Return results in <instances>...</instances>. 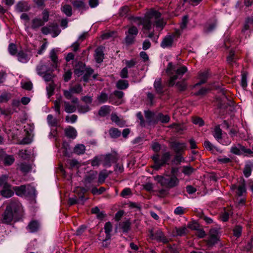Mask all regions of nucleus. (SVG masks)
I'll return each mask as SVG.
<instances>
[{"label": "nucleus", "instance_id": "obj_14", "mask_svg": "<svg viewBox=\"0 0 253 253\" xmlns=\"http://www.w3.org/2000/svg\"><path fill=\"white\" fill-rule=\"evenodd\" d=\"M36 71L39 75L42 76L44 73L49 71L50 68H48L47 65L44 64L41 61L36 67Z\"/></svg>", "mask_w": 253, "mask_h": 253}, {"label": "nucleus", "instance_id": "obj_7", "mask_svg": "<svg viewBox=\"0 0 253 253\" xmlns=\"http://www.w3.org/2000/svg\"><path fill=\"white\" fill-rule=\"evenodd\" d=\"M13 190L15 192L17 195L19 196H33L35 194V188L29 185H21L20 186H15Z\"/></svg>", "mask_w": 253, "mask_h": 253}, {"label": "nucleus", "instance_id": "obj_11", "mask_svg": "<svg viewBox=\"0 0 253 253\" xmlns=\"http://www.w3.org/2000/svg\"><path fill=\"white\" fill-rule=\"evenodd\" d=\"M219 232L215 228H212L210 231V237L208 240V244L212 246L216 244L219 239Z\"/></svg>", "mask_w": 253, "mask_h": 253}, {"label": "nucleus", "instance_id": "obj_8", "mask_svg": "<svg viewBox=\"0 0 253 253\" xmlns=\"http://www.w3.org/2000/svg\"><path fill=\"white\" fill-rule=\"evenodd\" d=\"M150 238L159 242L166 244L169 242V239L165 236L160 229H152L149 230Z\"/></svg>", "mask_w": 253, "mask_h": 253}, {"label": "nucleus", "instance_id": "obj_28", "mask_svg": "<svg viewBox=\"0 0 253 253\" xmlns=\"http://www.w3.org/2000/svg\"><path fill=\"white\" fill-rule=\"evenodd\" d=\"M65 111L68 113L75 112L77 109V107L75 105H72L69 102H64Z\"/></svg>", "mask_w": 253, "mask_h": 253}, {"label": "nucleus", "instance_id": "obj_58", "mask_svg": "<svg viewBox=\"0 0 253 253\" xmlns=\"http://www.w3.org/2000/svg\"><path fill=\"white\" fill-rule=\"evenodd\" d=\"M185 209L182 207H177L174 211V213L177 215H181L185 212Z\"/></svg>", "mask_w": 253, "mask_h": 253}, {"label": "nucleus", "instance_id": "obj_33", "mask_svg": "<svg viewBox=\"0 0 253 253\" xmlns=\"http://www.w3.org/2000/svg\"><path fill=\"white\" fill-rule=\"evenodd\" d=\"M51 32L52 34V37L55 38L57 37L60 33L61 31L59 29L58 26L56 24H52L50 25Z\"/></svg>", "mask_w": 253, "mask_h": 253}, {"label": "nucleus", "instance_id": "obj_10", "mask_svg": "<svg viewBox=\"0 0 253 253\" xmlns=\"http://www.w3.org/2000/svg\"><path fill=\"white\" fill-rule=\"evenodd\" d=\"M2 189L0 191L1 195L5 198H10L14 194L13 190L11 189V186L7 183V180H4L1 184Z\"/></svg>", "mask_w": 253, "mask_h": 253}, {"label": "nucleus", "instance_id": "obj_48", "mask_svg": "<svg viewBox=\"0 0 253 253\" xmlns=\"http://www.w3.org/2000/svg\"><path fill=\"white\" fill-rule=\"evenodd\" d=\"M46 91L48 97H50L53 93L54 86L53 82L49 83L46 86Z\"/></svg>", "mask_w": 253, "mask_h": 253}, {"label": "nucleus", "instance_id": "obj_18", "mask_svg": "<svg viewBox=\"0 0 253 253\" xmlns=\"http://www.w3.org/2000/svg\"><path fill=\"white\" fill-rule=\"evenodd\" d=\"M104 229L106 234V237L104 241H107L110 239L111 237V232L112 231V225L111 222H106L104 225Z\"/></svg>", "mask_w": 253, "mask_h": 253}, {"label": "nucleus", "instance_id": "obj_64", "mask_svg": "<svg viewBox=\"0 0 253 253\" xmlns=\"http://www.w3.org/2000/svg\"><path fill=\"white\" fill-rule=\"evenodd\" d=\"M131 194V190L129 188H126L123 189L121 193V195L122 197L124 198L126 197V196L128 195H130Z\"/></svg>", "mask_w": 253, "mask_h": 253}, {"label": "nucleus", "instance_id": "obj_20", "mask_svg": "<svg viewBox=\"0 0 253 253\" xmlns=\"http://www.w3.org/2000/svg\"><path fill=\"white\" fill-rule=\"evenodd\" d=\"M49 57L53 62L51 65L52 68H56L58 62V58L56 51L55 49H52L50 51L49 53Z\"/></svg>", "mask_w": 253, "mask_h": 253}, {"label": "nucleus", "instance_id": "obj_1", "mask_svg": "<svg viewBox=\"0 0 253 253\" xmlns=\"http://www.w3.org/2000/svg\"><path fill=\"white\" fill-rule=\"evenodd\" d=\"M161 13L154 10L148 11L144 18L139 17H132V22L138 25H142L145 30H150L151 28L152 22L154 21L156 28L162 30L166 23L161 19Z\"/></svg>", "mask_w": 253, "mask_h": 253}, {"label": "nucleus", "instance_id": "obj_56", "mask_svg": "<svg viewBox=\"0 0 253 253\" xmlns=\"http://www.w3.org/2000/svg\"><path fill=\"white\" fill-rule=\"evenodd\" d=\"M78 112L80 113H85L89 110V107L88 105H80L78 106Z\"/></svg>", "mask_w": 253, "mask_h": 253}, {"label": "nucleus", "instance_id": "obj_3", "mask_svg": "<svg viewBox=\"0 0 253 253\" xmlns=\"http://www.w3.org/2000/svg\"><path fill=\"white\" fill-rule=\"evenodd\" d=\"M161 186L168 189H171L178 186L179 179L176 175L167 174L165 176L156 175L154 177Z\"/></svg>", "mask_w": 253, "mask_h": 253}, {"label": "nucleus", "instance_id": "obj_31", "mask_svg": "<svg viewBox=\"0 0 253 253\" xmlns=\"http://www.w3.org/2000/svg\"><path fill=\"white\" fill-rule=\"evenodd\" d=\"M145 118L150 122H155L156 120V115L155 114L149 110L145 111L144 112Z\"/></svg>", "mask_w": 253, "mask_h": 253}, {"label": "nucleus", "instance_id": "obj_60", "mask_svg": "<svg viewBox=\"0 0 253 253\" xmlns=\"http://www.w3.org/2000/svg\"><path fill=\"white\" fill-rule=\"evenodd\" d=\"M78 117L76 115H72L71 116H67L66 117V121L70 123H74L76 122Z\"/></svg>", "mask_w": 253, "mask_h": 253}, {"label": "nucleus", "instance_id": "obj_61", "mask_svg": "<svg viewBox=\"0 0 253 253\" xmlns=\"http://www.w3.org/2000/svg\"><path fill=\"white\" fill-rule=\"evenodd\" d=\"M8 49L9 52L11 55H15L17 52L16 46L13 43L9 44Z\"/></svg>", "mask_w": 253, "mask_h": 253}, {"label": "nucleus", "instance_id": "obj_57", "mask_svg": "<svg viewBox=\"0 0 253 253\" xmlns=\"http://www.w3.org/2000/svg\"><path fill=\"white\" fill-rule=\"evenodd\" d=\"M138 31L136 27L132 26L128 29L127 34L136 37L138 34Z\"/></svg>", "mask_w": 253, "mask_h": 253}, {"label": "nucleus", "instance_id": "obj_40", "mask_svg": "<svg viewBox=\"0 0 253 253\" xmlns=\"http://www.w3.org/2000/svg\"><path fill=\"white\" fill-rule=\"evenodd\" d=\"M108 99L107 94L102 92L97 97V100L99 103H103L106 102Z\"/></svg>", "mask_w": 253, "mask_h": 253}, {"label": "nucleus", "instance_id": "obj_55", "mask_svg": "<svg viewBox=\"0 0 253 253\" xmlns=\"http://www.w3.org/2000/svg\"><path fill=\"white\" fill-rule=\"evenodd\" d=\"M242 232V228L239 225L236 226L233 230L234 235L237 238L241 236Z\"/></svg>", "mask_w": 253, "mask_h": 253}, {"label": "nucleus", "instance_id": "obj_43", "mask_svg": "<svg viewBox=\"0 0 253 253\" xmlns=\"http://www.w3.org/2000/svg\"><path fill=\"white\" fill-rule=\"evenodd\" d=\"M121 227L123 232H128L130 229V222L129 221H126L123 222L121 225Z\"/></svg>", "mask_w": 253, "mask_h": 253}, {"label": "nucleus", "instance_id": "obj_27", "mask_svg": "<svg viewBox=\"0 0 253 253\" xmlns=\"http://www.w3.org/2000/svg\"><path fill=\"white\" fill-rule=\"evenodd\" d=\"M85 151V147L84 145L79 144L75 146L74 148V152L77 155L83 154Z\"/></svg>", "mask_w": 253, "mask_h": 253}, {"label": "nucleus", "instance_id": "obj_49", "mask_svg": "<svg viewBox=\"0 0 253 253\" xmlns=\"http://www.w3.org/2000/svg\"><path fill=\"white\" fill-rule=\"evenodd\" d=\"M73 6L78 9H84L85 7L84 3L81 0H76L72 3Z\"/></svg>", "mask_w": 253, "mask_h": 253}, {"label": "nucleus", "instance_id": "obj_39", "mask_svg": "<svg viewBox=\"0 0 253 253\" xmlns=\"http://www.w3.org/2000/svg\"><path fill=\"white\" fill-rule=\"evenodd\" d=\"M175 234L177 236H183L186 234L187 229L185 226H182L179 228H175Z\"/></svg>", "mask_w": 253, "mask_h": 253}, {"label": "nucleus", "instance_id": "obj_37", "mask_svg": "<svg viewBox=\"0 0 253 253\" xmlns=\"http://www.w3.org/2000/svg\"><path fill=\"white\" fill-rule=\"evenodd\" d=\"M47 122L50 126H55L58 124L57 120L54 118L52 115H48L47 117Z\"/></svg>", "mask_w": 253, "mask_h": 253}, {"label": "nucleus", "instance_id": "obj_62", "mask_svg": "<svg viewBox=\"0 0 253 253\" xmlns=\"http://www.w3.org/2000/svg\"><path fill=\"white\" fill-rule=\"evenodd\" d=\"M204 146L205 148L210 151H213L214 146L208 140H206L204 143Z\"/></svg>", "mask_w": 253, "mask_h": 253}, {"label": "nucleus", "instance_id": "obj_41", "mask_svg": "<svg viewBox=\"0 0 253 253\" xmlns=\"http://www.w3.org/2000/svg\"><path fill=\"white\" fill-rule=\"evenodd\" d=\"M236 55L235 54V52L233 50H231L229 52V54L227 57V61L228 62L232 64L234 63H235L236 60L237 59Z\"/></svg>", "mask_w": 253, "mask_h": 253}, {"label": "nucleus", "instance_id": "obj_2", "mask_svg": "<svg viewBox=\"0 0 253 253\" xmlns=\"http://www.w3.org/2000/svg\"><path fill=\"white\" fill-rule=\"evenodd\" d=\"M21 211V205L16 202H11L7 206L6 209L0 219V223L10 224L14 217H17L19 212Z\"/></svg>", "mask_w": 253, "mask_h": 253}, {"label": "nucleus", "instance_id": "obj_36", "mask_svg": "<svg viewBox=\"0 0 253 253\" xmlns=\"http://www.w3.org/2000/svg\"><path fill=\"white\" fill-rule=\"evenodd\" d=\"M110 112V107L108 106L104 105L102 106L98 111V114L102 117L105 116Z\"/></svg>", "mask_w": 253, "mask_h": 253}, {"label": "nucleus", "instance_id": "obj_21", "mask_svg": "<svg viewBox=\"0 0 253 253\" xmlns=\"http://www.w3.org/2000/svg\"><path fill=\"white\" fill-rule=\"evenodd\" d=\"M253 169V163L251 162L246 163L243 171L244 175L247 177L250 176Z\"/></svg>", "mask_w": 253, "mask_h": 253}, {"label": "nucleus", "instance_id": "obj_19", "mask_svg": "<svg viewBox=\"0 0 253 253\" xmlns=\"http://www.w3.org/2000/svg\"><path fill=\"white\" fill-rule=\"evenodd\" d=\"M172 147L176 153H180L183 151L186 148V144L184 143L175 142Z\"/></svg>", "mask_w": 253, "mask_h": 253}, {"label": "nucleus", "instance_id": "obj_52", "mask_svg": "<svg viewBox=\"0 0 253 253\" xmlns=\"http://www.w3.org/2000/svg\"><path fill=\"white\" fill-rule=\"evenodd\" d=\"M20 169L23 172H28L31 169V167L30 165L26 163H22L19 166Z\"/></svg>", "mask_w": 253, "mask_h": 253}, {"label": "nucleus", "instance_id": "obj_34", "mask_svg": "<svg viewBox=\"0 0 253 253\" xmlns=\"http://www.w3.org/2000/svg\"><path fill=\"white\" fill-rule=\"evenodd\" d=\"M108 176V174L106 170L100 171L99 173L98 179L97 180V184L99 185V184L103 183Z\"/></svg>", "mask_w": 253, "mask_h": 253}, {"label": "nucleus", "instance_id": "obj_16", "mask_svg": "<svg viewBox=\"0 0 253 253\" xmlns=\"http://www.w3.org/2000/svg\"><path fill=\"white\" fill-rule=\"evenodd\" d=\"M95 59L97 63H101L104 58V53L102 48L99 47L95 51Z\"/></svg>", "mask_w": 253, "mask_h": 253}, {"label": "nucleus", "instance_id": "obj_54", "mask_svg": "<svg viewBox=\"0 0 253 253\" xmlns=\"http://www.w3.org/2000/svg\"><path fill=\"white\" fill-rule=\"evenodd\" d=\"M126 38H125V41L126 44H132L134 42V40L136 37L133 36L132 35H129L126 33Z\"/></svg>", "mask_w": 253, "mask_h": 253}, {"label": "nucleus", "instance_id": "obj_13", "mask_svg": "<svg viewBox=\"0 0 253 253\" xmlns=\"http://www.w3.org/2000/svg\"><path fill=\"white\" fill-rule=\"evenodd\" d=\"M31 56V54H28L27 51L22 50L18 53L17 59L20 62L26 63L29 61Z\"/></svg>", "mask_w": 253, "mask_h": 253}, {"label": "nucleus", "instance_id": "obj_32", "mask_svg": "<svg viewBox=\"0 0 253 253\" xmlns=\"http://www.w3.org/2000/svg\"><path fill=\"white\" fill-rule=\"evenodd\" d=\"M216 25V22L215 20H213L211 22L207 23L205 26V31L206 32H211L215 28Z\"/></svg>", "mask_w": 253, "mask_h": 253}, {"label": "nucleus", "instance_id": "obj_17", "mask_svg": "<svg viewBox=\"0 0 253 253\" xmlns=\"http://www.w3.org/2000/svg\"><path fill=\"white\" fill-rule=\"evenodd\" d=\"M30 8L27 3L23 2H19L15 6V9L18 12H22L24 11H27Z\"/></svg>", "mask_w": 253, "mask_h": 253}, {"label": "nucleus", "instance_id": "obj_30", "mask_svg": "<svg viewBox=\"0 0 253 253\" xmlns=\"http://www.w3.org/2000/svg\"><path fill=\"white\" fill-rule=\"evenodd\" d=\"M213 136L214 138L219 142L222 139V130L219 126H217L214 127Z\"/></svg>", "mask_w": 253, "mask_h": 253}, {"label": "nucleus", "instance_id": "obj_47", "mask_svg": "<svg viewBox=\"0 0 253 253\" xmlns=\"http://www.w3.org/2000/svg\"><path fill=\"white\" fill-rule=\"evenodd\" d=\"M62 102V99L61 97L57 98L54 101V109L55 112L58 114H60V106Z\"/></svg>", "mask_w": 253, "mask_h": 253}, {"label": "nucleus", "instance_id": "obj_6", "mask_svg": "<svg viewBox=\"0 0 253 253\" xmlns=\"http://www.w3.org/2000/svg\"><path fill=\"white\" fill-rule=\"evenodd\" d=\"M170 158V154L169 152L164 153L161 158H160V155L158 154L153 155L152 159L155 164L153 168L156 170H159L169 160Z\"/></svg>", "mask_w": 253, "mask_h": 253}, {"label": "nucleus", "instance_id": "obj_26", "mask_svg": "<svg viewBox=\"0 0 253 253\" xmlns=\"http://www.w3.org/2000/svg\"><path fill=\"white\" fill-rule=\"evenodd\" d=\"M65 134L68 137L74 139L76 137L77 132L76 130L72 127H69L68 128H67L65 130Z\"/></svg>", "mask_w": 253, "mask_h": 253}, {"label": "nucleus", "instance_id": "obj_9", "mask_svg": "<svg viewBox=\"0 0 253 253\" xmlns=\"http://www.w3.org/2000/svg\"><path fill=\"white\" fill-rule=\"evenodd\" d=\"M180 35L179 30L175 32L169 34L166 36L161 43V46L163 48H170L172 46L174 39L177 38Z\"/></svg>", "mask_w": 253, "mask_h": 253}, {"label": "nucleus", "instance_id": "obj_50", "mask_svg": "<svg viewBox=\"0 0 253 253\" xmlns=\"http://www.w3.org/2000/svg\"><path fill=\"white\" fill-rule=\"evenodd\" d=\"M109 134L113 138H117L121 135V132L117 128H111L109 130Z\"/></svg>", "mask_w": 253, "mask_h": 253}, {"label": "nucleus", "instance_id": "obj_53", "mask_svg": "<svg viewBox=\"0 0 253 253\" xmlns=\"http://www.w3.org/2000/svg\"><path fill=\"white\" fill-rule=\"evenodd\" d=\"M14 161V159L12 156H6L3 159V163L5 165H11Z\"/></svg>", "mask_w": 253, "mask_h": 253}, {"label": "nucleus", "instance_id": "obj_45", "mask_svg": "<svg viewBox=\"0 0 253 253\" xmlns=\"http://www.w3.org/2000/svg\"><path fill=\"white\" fill-rule=\"evenodd\" d=\"M194 170L192 167L189 166H183L182 172L186 175H190L194 171Z\"/></svg>", "mask_w": 253, "mask_h": 253}, {"label": "nucleus", "instance_id": "obj_38", "mask_svg": "<svg viewBox=\"0 0 253 253\" xmlns=\"http://www.w3.org/2000/svg\"><path fill=\"white\" fill-rule=\"evenodd\" d=\"M111 120L112 122H115L117 125L120 126H123L124 125V122L121 120L116 114H111Z\"/></svg>", "mask_w": 253, "mask_h": 253}, {"label": "nucleus", "instance_id": "obj_22", "mask_svg": "<svg viewBox=\"0 0 253 253\" xmlns=\"http://www.w3.org/2000/svg\"><path fill=\"white\" fill-rule=\"evenodd\" d=\"M169 116L166 115H164L162 113H158L156 116V120L155 122H160L162 123H167L169 121Z\"/></svg>", "mask_w": 253, "mask_h": 253}, {"label": "nucleus", "instance_id": "obj_15", "mask_svg": "<svg viewBox=\"0 0 253 253\" xmlns=\"http://www.w3.org/2000/svg\"><path fill=\"white\" fill-rule=\"evenodd\" d=\"M245 151V147L240 144L233 145L230 149V152L237 155H240Z\"/></svg>", "mask_w": 253, "mask_h": 253}, {"label": "nucleus", "instance_id": "obj_12", "mask_svg": "<svg viewBox=\"0 0 253 253\" xmlns=\"http://www.w3.org/2000/svg\"><path fill=\"white\" fill-rule=\"evenodd\" d=\"M209 74L207 70L200 71L198 75V79L199 81L194 85V87L200 85L202 84L205 83L208 78H209Z\"/></svg>", "mask_w": 253, "mask_h": 253}, {"label": "nucleus", "instance_id": "obj_24", "mask_svg": "<svg viewBox=\"0 0 253 253\" xmlns=\"http://www.w3.org/2000/svg\"><path fill=\"white\" fill-rule=\"evenodd\" d=\"M116 85L118 89L123 90L127 88L129 86V84L126 80H119L116 83Z\"/></svg>", "mask_w": 253, "mask_h": 253}, {"label": "nucleus", "instance_id": "obj_63", "mask_svg": "<svg viewBox=\"0 0 253 253\" xmlns=\"http://www.w3.org/2000/svg\"><path fill=\"white\" fill-rule=\"evenodd\" d=\"M21 86L24 89L31 90L32 88V84L30 82H21Z\"/></svg>", "mask_w": 253, "mask_h": 253}, {"label": "nucleus", "instance_id": "obj_51", "mask_svg": "<svg viewBox=\"0 0 253 253\" xmlns=\"http://www.w3.org/2000/svg\"><path fill=\"white\" fill-rule=\"evenodd\" d=\"M54 78V75L52 72H46L43 74V78L44 80L46 82H53V79Z\"/></svg>", "mask_w": 253, "mask_h": 253}, {"label": "nucleus", "instance_id": "obj_5", "mask_svg": "<svg viewBox=\"0 0 253 253\" xmlns=\"http://www.w3.org/2000/svg\"><path fill=\"white\" fill-rule=\"evenodd\" d=\"M97 172L96 171H90L87 175H86L84 180V188H80L83 193H85L89 190L93 186L98 185L97 181H96V176Z\"/></svg>", "mask_w": 253, "mask_h": 253}, {"label": "nucleus", "instance_id": "obj_29", "mask_svg": "<svg viewBox=\"0 0 253 253\" xmlns=\"http://www.w3.org/2000/svg\"><path fill=\"white\" fill-rule=\"evenodd\" d=\"M39 228V224L37 221H32L29 223L28 226V229L31 232L37 231Z\"/></svg>", "mask_w": 253, "mask_h": 253}, {"label": "nucleus", "instance_id": "obj_35", "mask_svg": "<svg viewBox=\"0 0 253 253\" xmlns=\"http://www.w3.org/2000/svg\"><path fill=\"white\" fill-rule=\"evenodd\" d=\"M154 87L156 91L161 93L163 92V87L161 84V80L160 78L157 79L154 84Z\"/></svg>", "mask_w": 253, "mask_h": 253}, {"label": "nucleus", "instance_id": "obj_42", "mask_svg": "<svg viewBox=\"0 0 253 253\" xmlns=\"http://www.w3.org/2000/svg\"><path fill=\"white\" fill-rule=\"evenodd\" d=\"M183 161L184 158L181 155L180 153H176L172 160V163L175 165H178Z\"/></svg>", "mask_w": 253, "mask_h": 253}, {"label": "nucleus", "instance_id": "obj_23", "mask_svg": "<svg viewBox=\"0 0 253 253\" xmlns=\"http://www.w3.org/2000/svg\"><path fill=\"white\" fill-rule=\"evenodd\" d=\"M44 25V22L40 18H35L32 21L31 27L32 29H37Z\"/></svg>", "mask_w": 253, "mask_h": 253}, {"label": "nucleus", "instance_id": "obj_4", "mask_svg": "<svg viewBox=\"0 0 253 253\" xmlns=\"http://www.w3.org/2000/svg\"><path fill=\"white\" fill-rule=\"evenodd\" d=\"M187 71V69L184 66L175 68L171 63H169L167 69V73L170 76L169 83V85H173L175 80L180 79Z\"/></svg>", "mask_w": 253, "mask_h": 253}, {"label": "nucleus", "instance_id": "obj_25", "mask_svg": "<svg viewBox=\"0 0 253 253\" xmlns=\"http://www.w3.org/2000/svg\"><path fill=\"white\" fill-rule=\"evenodd\" d=\"M232 188L234 189H235V188L237 189V194L240 196H242L244 193L246 192L245 184L244 183H242L241 184L239 185L238 186L233 185L232 186Z\"/></svg>", "mask_w": 253, "mask_h": 253}, {"label": "nucleus", "instance_id": "obj_44", "mask_svg": "<svg viewBox=\"0 0 253 253\" xmlns=\"http://www.w3.org/2000/svg\"><path fill=\"white\" fill-rule=\"evenodd\" d=\"M62 11L67 16H70L72 14V7L70 5H65L61 9Z\"/></svg>", "mask_w": 253, "mask_h": 253}, {"label": "nucleus", "instance_id": "obj_46", "mask_svg": "<svg viewBox=\"0 0 253 253\" xmlns=\"http://www.w3.org/2000/svg\"><path fill=\"white\" fill-rule=\"evenodd\" d=\"M249 25H252L253 26V17L247 18L246 22L242 29V33H245L246 31L249 29Z\"/></svg>", "mask_w": 253, "mask_h": 253}, {"label": "nucleus", "instance_id": "obj_59", "mask_svg": "<svg viewBox=\"0 0 253 253\" xmlns=\"http://www.w3.org/2000/svg\"><path fill=\"white\" fill-rule=\"evenodd\" d=\"M113 157L111 155H106L104 158V166L106 167H110L111 166V162Z\"/></svg>", "mask_w": 253, "mask_h": 253}]
</instances>
